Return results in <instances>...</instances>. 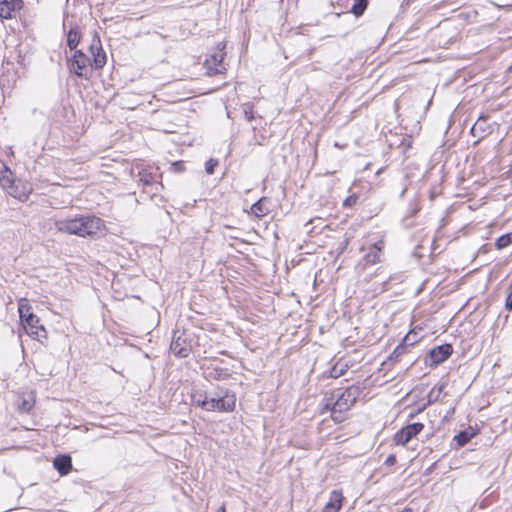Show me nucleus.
Returning <instances> with one entry per match:
<instances>
[{"mask_svg": "<svg viewBox=\"0 0 512 512\" xmlns=\"http://www.w3.org/2000/svg\"><path fill=\"white\" fill-rule=\"evenodd\" d=\"M81 36L77 28H71L67 36V44L71 50L76 49L80 42Z\"/></svg>", "mask_w": 512, "mask_h": 512, "instance_id": "18", "label": "nucleus"}, {"mask_svg": "<svg viewBox=\"0 0 512 512\" xmlns=\"http://www.w3.org/2000/svg\"><path fill=\"white\" fill-rule=\"evenodd\" d=\"M360 394V387L352 385L346 389H336L324 399V407L330 411L331 418L335 423H341L347 419L350 409Z\"/></svg>", "mask_w": 512, "mask_h": 512, "instance_id": "1", "label": "nucleus"}, {"mask_svg": "<svg viewBox=\"0 0 512 512\" xmlns=\"http://www.w3.org/2000/svg\"><path fill=\"white\" fill-rule=\"evenodd\" d=\"M423 429L424 425L422 423L409 424L395 434L394 442L398 445H405L415 438Z\"/></svg>", "mask_w": 512, "mask_h": 512, "instance_id": "7", "label": "nucleus"}, {"mask_svg": "<svg viewBox=\"0 0 512 512\" xmlns=\"http://www.w3.org/2000/svg\"><path fill=\"white\" fill-rule=\"evenodd\" d=\"M19 409L23 412H29L33 407V402L31 400H22V402L18 405Z\"/></svg>", "mask_w": 512, "mask_h": 512, "instance_id": "30", "label": "nucleus"}, {"mask_svg": "<svg viewBox=\"0 0 512 512\" xmlns=\"http://www.w3.org/2000/svg\"><path fill=\"white\" fill-rule=\"evenodd\" d=\"M155 178L156 175L147 170L139 171V181L144 185H151L155 181Z\"/></svg>", "mask_w": 512, "mask_h": 512, "instance_id": "23", "label": "nucleus"}, {"mask_svg": "<svg viewBox=\"0 0 512 512\" xmlns=\"http://www.w3.org/2000/svg\"><path fill=\"white\" fill-rule=\"evenodd\" d=\"M18 311L20 315L21 322L28 318V315H34L31 312V307L28 303V300L25 298H21L18 303Z\"/></svg>", "mask_w": 512, "mask_h": 512, "instance_id": "19", "label": "nucleus"}, {"mask_svg": "<svg viewBox=\"0 0 512 512\" xmlns=\"http://www.w3.org/2000/svg\"><path fill=\"white\" fill-rule=\"evenodd\" d=\"M471 435L468 432H461L456 436L459 445H465L470 440Z\"/></svg>", "mask_w": 512, "mask_h": 512, "instance_id": "29", "label": "nucleus"}, {"mask_svg": "<svg viewBox=\"0 0 512 512\" xmlns=\"http://www.w3.org/2000/svg\"><path fill=\"white\" fill-rule=\"evenodd\" d=\"M225 53L222 49L212 54L209 59L206 60L207 74L212 76L215 74H222L226 70L223 65Z\"/></svg>", "mask_w": 512, "mask_h": 512, "instance_id": "10", "label": "nucleus"}, {"mask_svg": "<svg viewBox=\"0 0 512 512\" xmlns=\"http://www.w3.org/2000/svg\"><path fill=\"white\" fill-rule=\"evenodd\" d=\"M251 212L257 217H263L268 214L269 208L266 206V198L259 199L251 207Z\"/></svg>", "mask_w": 512, "mask_h": 512, "instance_id": "17", "label": "nucleus"}, {"mask_svg": "<svg viewBox=\"0 0 512 512\" xmlns=\"http://www.w3.org/2000/svg\"><path fill=\"white\" fill-rule=\"evenodd\" d=\"M452 346L450 344H444L433 348L428 355L427 363L430 366H437L444 362L452 354Z\"/></svg>", "mask_w": 512, "mask_h": 512, "instance_id": "9", "label": "nucleus"}, {"mask_svg": "<svg viewBox=\"0 0 512 512\" xmlns=\"http://www.w3.org/2000/svg\"><path fill=\"white\" fill-rule=\"evenodd\" d=\"M344 497L341 490H333L330 499L323 507L321 512H339L342 507Z\"/></svg>", "mask_w": 512, "mask_h": 512, "instance_id": "13", "label": "nucleus"}, {"mask_svg": "<svg viewBox=\"0 0 512 512\" xmlns=\"http://www.w3.org/2000/svg\"><path fill=\"white\" fill-rule=\"evenodd\" d=\"M14 180L13 172L4 163H0V185L2 188L6 190L7 187H11Z\"/></svg>", "mask_w": 512, "mask_h": 512, "instance_id": "15", "label": "nucleus"}, {"mask_svg": "<svg viewBox=\"0 0 512 512\" xmlns=\"http://www.w3.org/2000/svg\"><path fill=\"white\" fill-rule=\"evenodd\" d=\"M366 260L368 263H376L380 261V257L377 253L373 254L372 252L366 255Z\"/></svg>", "mask_w": 512, "mask_h": 512, "instance_id": "32", "label": "nucleus"}, {"mask_svg": "<svg viewBox=\"0 0 512 512\" xmlns=\"http://www.w3.org/2000/svg\"><path fill=\"white\" fill-rule=\"evenodd\" d=\"M407 352V348L405 347V345H403L402 343H400L395 349L394 351L392 352V354L388 357V359L386 360V363L389 361V362H396L398 360L399 357H401L402 355H404L405 353Z\"/></svg>", "mask_w": 512, "mask_h": 512, "instance_id": "22", "label": "nucleus"}, {"mask_svg": "<svg viewBox=\"0 0 512 512\" xmlns=\"http://www.w3.org/2000/svg\"><path fill=\"white\" fill-rule=\"evenodd\" d=\"M485 123V119L483 118H479L478 121L474 124V126L472 127V133H474L476 130L480 129L482 131H484L483 129V124Z\"/></svg>", "mask_w": 512, "mask_h": 512, "instance_id": "33", "label": "nucleus"}, {"mask_svg": "<svg viewBox=\"0 0 512 512\" xmlns=\"http://www.w3.org/2000/svg\"><path fill=\"white\" fill-rule=\"evenodd\" d=\"M506 308L512 310V295H509L506 300Z\"/></svg>", "mask_w": 512, "mask_h": 512, "instance_id": "34", "label": "nucleus"}, {"mask_svg": "<svg viewBox=\"0 0 512 512\" xmlns=\"http://www.w3.org/2000/svg\"><path fill=\"white\" fill-rule=\"evenodd\" d=\"M421 337L422 336H420L418 332L411 330L407 333L401 343L405 345L406 348H408L415 345L421 339Z\"/></svg>", "mask_w": 512, "mask_h": 512, "instance_id": "20", "label": "nucleus"}, {"mask_svg": "<svg viewBox=\"0 0 512 512\" xmlns=\"http://www.w3.org/2000/svg\"><path fill=\"white\" fill-rule=\"evenodd\" d=\"M396 461V457L394 455H390L386 458V464L393 465Z\"/></svg>", "mask_w": 512, "mask_h": 512, "instance_id": "35", "label": "nucleus"}, {"mask_svg": "<svg viewBox=\"0 0 512 512\" xmlns=\"http://www.w3.org/2000/svg\"><path fill=\"white\" fill-rule=\"evenodd\" d=\"M53 465L61 475H66L72 469V459L69 455H59L54 459Z\"/></svg>", "mask_w": 512, "mask_h": 512, "instance_id": "14", "label": "nucleus"}, {"mask_svg": "<svg viewBox=\"0 0 512 512\" xmlns=\"http://www.w3.org/2000/svg\"><path fill=\"white\" fill-rule=\"evenodd\" d=\"M236 397L228 391L220 390L209 397V402L202 403L206 411L231 412L235 408Z\"/></svg>", "mask_w": 512, "mask_h": 512, "instance_id": "3", "label": "nucleus"}, {"mask_svg": "<svg viewBox=\"0 0 512 512\" xmlns=\"http://www.w3.org/2000/svg\"><path fill=\"white\" fill-rule=\"evenodd\" d=\"M23 328L26 333L32 338L43 341L47 339V332L45 328L39 324V318L36 315H28V318L22 322Z\"/></svg>", "mask_w": 512, "mask_h": 512, "instance_id": "5", "label": "nucleus"}, {"mask_svg": "<svg viewBox=\"0 0 512 512\" xmlns=\"http://www.w3.org/2000/svg\"><path fill=\"white\" fill-rule=\"evenodd\" d=\"M443 391V386H436L428 394V403L436 402Z\"/></svg>", "mask_w": 512, "mask_h": 512, "instance_id": "25", "label": "nucleus"}, {"mask_svg": "<svg viewBox=\"0 0 512 512\" xmlns=\"http://www.w3.org/2000/svg\"><path fill=\"white\" fill-rule=\"evenodd\" d=\"M349 368V362L345 359H339L330 369L329 376L332 378H339L345 374Z\"/></svg>", "mask_w": 512, "mask_h": 512, "instance_id": "16", "label": "nucleus"}, {"mask_svg": "<svg viewBox=\"0 0 512 512\" xmlns=\"http://www.w3.org/2000/svg\"><path fill=\"white\" fill-rule=\"evenodd\" d=\"M193 403L203 409V404L209 402V397L207 395L203 396L201 394L199 395H193L192 396Z\"/></svg>", "mask_w": 512, "mask_h": 512, "instance_id": "27", "label": "nucleus"}, {"mask_svg": "<svg viewBox=\"0 0 512 512\" xmlns=\"http://www.w3.org/2000/svg\"><path fill=\"white\" fill-rule=\"evenodd\" d=\"M374 249H376L378 252H380V248H378L376 245L374 246Z\"/></svg>", "mask_w": 512, "mask_h": 512, "instance_id": "37", "label": "nucleus"}, {"mask_svg": "<svg viewBox=\"0 0 512 512\" xmlns=\"http://www.w3.org/2000/svg\"><path fill=\"white\" fill-rule=\"evenodd\" d=\"M242 110H243L244 117L246 118L247 121L250 122L254 119L252 104H250V103L243 104Z\"/></svg>", "mask_w": 512, "mask_h": 512, "instance_id": "26", "label": "nucleus"}, {"mask_svg": "<svg viewBox=\"0 0 512 512\" xmlns=\"http://www.w3.org/2000/svg\"><path fill=\"white\" fill-rule=\"evenodd\" d=\"M218 165V161L216 159H209L205 164V170L207 174H213L215 167Z\"/></svg>", "mask_w": 512, "mask_h": 512, "instance_id": "28", "label": "nucleus"}, {"mask_svg": "<svg viewBox=\"0 0 512 512\" xmlns=\"http://www.w3.org/2000/svg\"><path fill=\"white\" fill-rule=\"evenodd\" d=\"M57 231L79 237L93 236L104 228V221L96 216L76 215L70 218H56Z\"/></svg>", "mask_w": 512, "mask_h": 512, "instance_id": "2", "label": "nucleus"}, {"mask_svg": "<svg viewBox=\"0 0 512 512\" xmlns=\"http://www.w3.org/2000/svg\"><path fill=\"white\" fill-rule=\"evenodd\" d=\"M367 8V0H354L351 12L356 16H361Z\"/></svg>", "mask_w": 512, "mask_h": 512, "instance_id": "21", "label": "nucleus"}, {"mask_svg": "<svg viewBox=\"0 0 512 512\" xmlns=\"http://www.w3.org/2000/svg\"><path fill=\"white\" fill-rule=\"evenodd\" d=\"M217 512H226L225 506L221 505Z\"/></svg>", "mask_w": 512, "mask_h": 512, "instance_id": "36", "label": "nucleus"}, {"mask_svg": "<svg viewBox=\"0 0 512 512\" xmlns=\"http://www.w3.org/2000/svg\"><path fill=\"white\" fill-rule=\"evenodd\" d=\"M89 50L93 57L91 67L97 70L103 68L107 58L97 34L94 35Z\"/></svg>", "mask_w": 512, "mask_h": 512, "instance_id": "8", "label": "nucleus"}, {"mask_svg": "<svg viewBox=\"0 0 512 512\" xmlns=\"http://www.w3.org/2000/svg\"><path fill=\"white\" fill-rule=\"evenodd\" d=\"M356 201L357 197L355 195H351L343 201V206L352 207L356 203Z\"/></svg>", "mask_w": 512, "mask_h": 512, "instance_id": "31", "label": "nucleus"}, {"mask_svg": "<svg viewBox=\"0 0 512 512\" xmlns=\"http://www.w3.org/2000/svg\"><path fill=\"white\" fill-rule=\"evenodd\" d=\"M10 196L19 199L21 201L27 200L28 196L32 192L30 184L22 183L21 181H13L11 187H7L5 190Z\"/></svg>", "mask_w": 512, "mask_h": 512, "instance_id": "11", "label": "nucleus"}, {"mask_svg": "<svg viewBox=\"0 0 512 512\" xmlns=\"http://www.w3.org/2000/svg\"><path fill=\"white\" fill-rule=\"evenodd\" d=\"M511 243H512V233H509V234L500 236L497 239L495 245H496L497 249H503V248L508 247Z\"/></svg>", "mask_w": 512, "mask_h": 512, "instance_id": "24", "label": "nucleus"}, {"mask_svg": "<svg viewBox=\"0 0 512 512\" xmlns=\"http://www.w3.org/2000/svg\"><path fill=\"white\" fill-rule=\"evenodd\" d=\"M170 350L175 356L181 358L187 357L192 350L189 335L185 331L175 332L170 344Z\"/></svg>", "mask_w": 512, "mask_h": 512, "instance_id": "4", "label": "nucleus"}, {"mask_svg": "<svg viewBox=\"0 0 512 512\" xmlns=\"http://www.w3.org/2000/svg\"><path fill=\"white\" fill-rule=\"evenodd\" d=\"M90 58L81 50H76L70 61V70L78 77H87L88 66H91Z\"/></svg>", "mask_w": 512, "mask_h": 512, "instance_id": "6", "label": "nucleus"}, {"mask_svg": "<svg viewBox=\"0 0 512 512\" xmlns=\"http://www.w3.org/2000/svg\"><path fill=\"white\" fill-rule=\"evenodd\" d=\"M22 8V0H0V17L10 19Z\"/></svg>", "mask_w": 512, "mask_h": 512, "instance_id": "12", "label": "nucleus"}]
</instances>
